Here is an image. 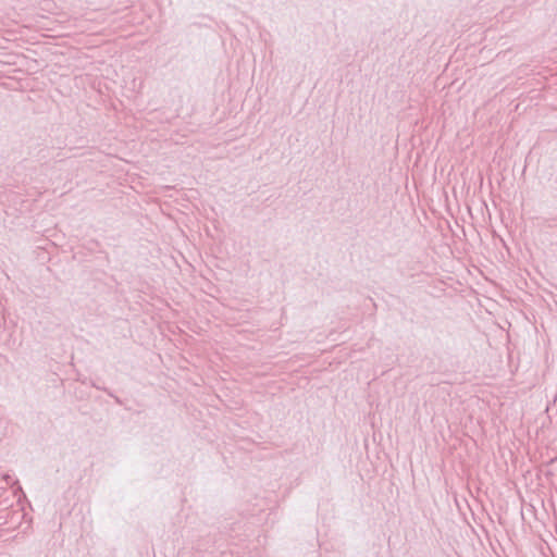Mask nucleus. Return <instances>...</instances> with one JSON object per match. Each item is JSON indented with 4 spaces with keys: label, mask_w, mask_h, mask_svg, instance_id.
Here are the masks:
<instances>
[{
    "label": "nucleus",
    "mask_w": 557,
    "mask_h": 557,
    "mask_svg": "<svg viewBox=\"0 0 557 557\" xmlns=\"http://www.w3.org/2000/svg\"><path fill=\"white\" fill-rule=\"evenodd\" d=\"M3 480L5 481V483H7V484H10V483H11V481H12V478H11V475H10V474H4V475H3Z\"/></svg>",
    "instance_id": "nucleus-1"
},
{
    "label": "nucleus",
    "mask_w": 557,
    "mask_h": 557,
    "mask_svg": "<svg viewBox=\"0 0 557 557\" xmlns=\"http://www.w3.org/2000/svg\"><path fill=\"white\" fill-rule=\"evenodd\" d=\"M14 484L17 485V491L22 492V486L18 485V481H16Z\"/></svg>",
    "instance_id": "nucleus-2"
}]
</instances>
